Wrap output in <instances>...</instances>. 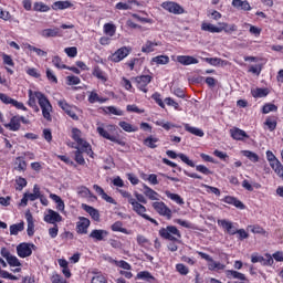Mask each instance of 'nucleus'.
<instances>
[{"label":"nucleus","instance_id":"nucleus-16","mask_svg":"<svg viewBox=\"0 0 283 283\" xmlns=\"http://www.w3.org/2000/svg\"><path fill=\"white\" fill-rule=\"evenodd\" d=\"M167 156L169 158L176 159L177 157L180 158V160H182V163H185L186 165H188V167H196V164L189 159V157H187V155L185 154H176V151L174 150H167L166 151Z\"/></svg>","mask_w":283,"mask_h":283},{"label":"nucleus","instance_id":"nucleus-8","mask_svg":"<svg viewBox=\"0 0 283 283\" xmlns=\"http://www.w3.org/2000/svg\"><path fill=\"white\" fill-rule=\"evenodd\" d=\"M153 209L159 213V216H164L168 220H171V209L166 206L163 201H155L153 202Z\"/></svg>","mask_w":283,"mask_h":283},{"label":"nucleus","instance_id":"nucleus-12","mask_svg":"<svg viewBox=\"0 0 283 283\" xmlns=\"http://www.w3.org/2000/svg\"><path fill=\"white\" fill-rule=\"evenodd\" d=\"M138 90L147 94V85L151 83V75H140L135 78Z\"/></svg>","mask_w":283,"mask_h":283},{"label":"nucleus","instance_id":"nucleus-40","mask_svg":"<svg viewBox=\"0 0 283 283\" xmlns=\"http://www.w3.org/2000/svg\"><path fill=\"white\" fill-rule=\"evenodd\" d=\"M119 127H122V129H124V132H138V126H133L132 124L127 123V122H119Z\"/></svg>","mask_w":283,"mask_h":283},{"label":"nucleus","instance_id":"nucleus-18","mask_svg":"<svg viewBox=\"0 0 283 283\" xmlns=\"http://www.w3.org/2000/svg\"><path fill=\"white\" fill-rule=\"evenodd\" d=\"M40 35H41L43 39H51V38L61 36V29H59V28L43 29V30L40 32Z\"/></svg>","mask_w":283,"mask_h":283},{"label":"nucleus","instance_id":"nucleus-23","mask_svg":"<svg viewBox=\"0 0 283 283\" xmlns=\"http://www.w3.org/2000/svg\"><path fill=\"white\" fill-rule=\"evenodd\" d=\"M74 3H72V1L70 0H64V1H55L52 4V10H67L69 8H73Z\"/></svg>","mask_w":283,"mask_h":283},{"label":"nucleus","instance_id":"nucleus-61","mask_svg":"<svg viewBox=\"0 0 283 283\" xmlns=\"http://www.w3.org/2000/svg\"><path fill=\"white\" fill-rule=\"evenodd\" d=\"M176 269L180 275H187L189 273V268H187L185 264L179 263L176 265Z\"/></svg>","mask_w":283,"mask_h":283},{"label":"nucleus","instance_id":"nucleus-4","mask_svg":"<svg viewBox=\"0 0 283 283\" xmlns=\"http://www.w3.org/2000/svg\"><path fill=\"white\" fill-rule=\"evenodd\" d=\"M159 235L164 240H170V242H180V238H182L180 230H178V228H176L175 226L161 228L159 230Z\"/></svg>","mask_w":283,"mask_h":283},{"label":"nucleus","instance_id":"nucleus-35","mask_svg":"<svg viewBox=\"0 0 283 283\" xmlns=\"http://www.w3.org/2000/svg\"><path fill=\"white\" fill-rule=\"evenodd\" d=\"M186 132H189V134H192L193 136H199V138H202L205 136V132L200 128H196L193 126H190L189 124L184 125Z\"/></svg>","mask_w":283,"mask_h":283},{"label":"nucleus","instance_id":"nucleus-37","mask_svg":"<svg viewBox=\"0 0 283 283\" xmlns=\"http://www.w3.org/2000/svg\"><path fill=\"white\" fill-rule=\"evenodd\" d=\"M25 218L28 222L27 233L28 235H34V220L32 218V213H27Z\"/></svg>","mask_w":283,"mask_h":283},{"label":"nucleus","instance_id":"nucleus-46","mask_svg":"<svg viewBox=\"0 0 283 283\" xmlns=\"http://www.w3.org/2000/svg\"><path fill=\"white\" fill-rule=\"evenodd\" d=\"M106 101H107L106 98L99 97L98 93L92 92L88 96L90 103H105Z\"/></svg>","mask_w":283,"mask_h":283},{"label":"nucleus","instance_id":"nucleus-51","mask_svg":"<svg viewBox=\"0 0 283 283\" xmlns=\"http://www.w3.org/2000/svg\"><path fill=\"white\" fill-rule=\"evenodd\" d=\"M112 231H118L119 233H127V229L123 228V222L116 221L111 227Z\"/></svg>","mask_w":283,"mask_h":283},{"label":"nucleus","instance_id":"nucleus-41","mask_svg":"<svg viewBox=\"0 0 283 283\" xmlns=\"http://www.w3.org/2000/svg\"><path fill=\"white\" fill-rule=\"evenodd\" d=\"M250 231L252 233H258L260 235H264L265 238H269V232H266V230H264V228L260 226H250Z\"/></svg>","mask_w":283,"mask_h":283},{"label":"nucleus","instance_id":"nucleus-50","mask_svg":"<svg viewBox=\"0 0 283 283\" xmlns=\"http://www.w3.org/2000/svg\"><path fill=\"white\" fill-rule=\"evenodd\" d=\"M270 165H271L272 169H274L275 174H282L283 166L280 163V160L274 159V160L270 161Z\"/></svg>","mask_w":283,"mask_h":283},{"label":"nucleus","instance_id":"nucleus-38","mask_svg":"<svg viewBox=\"0 0 283 283\" xmlns=\"http://www.w3.org/2000/svg\"><path fill=\"white\" fill-rule=\"evenodd\" d=\"M93 76L102 81V83H107V76L105 75V72L101 70L99 66H95L93 70Z\"/></svg>","mask_w":283,"mask_h":283},{"label":"nucleus","instance_id":"nucleus-54","mask_svg":"<svg viewBox=\"0 0 283 283\" xmlns=\"http://www.w3.org/2000/svg\"><path fill=\"white\" fill-rule=\"evenodd\" d=\"M52 63L54 66L57 67V70H66L67 65L63 64V61L59 56H54L52 60Z\"/></svg>","mask_w":283,"mask_h":283},{"label":"nucleus","instance_id":"nucleus-62","mask_svg":"<svg viewBox=\"0 0 283 283\" xmlns=\"http://www.w3.org/2000/svg\"><path fill=\"white\" fill-rule=\"evenodd\" d=\"M66 81H67V85H78L81 83V78L74 75L67 76Z\"/></svg>","mask_w":283,"mask_h":283},{"label":"nucleus","instance_id":"nucleus-13","mask_svg":"<svg viewBox=\"0 0 283 283\" xmlns=\"http://www.w3.org/2000/svg\"><path fill=\"white\" fill-rule=\"evenodd\" d=\"M59 107H61V109H63V112H65L67 114V116H70L73 120H78V115H76V112L74 109H76L75 107L70 106V104H67V102L65 101H60L57 102Z\"/></svg>","mask_w":283,"mask_h":283},{"label":"nucleus","instance_id":"nucleus-58","mask_svg":"<svg viewBox=\"0 0 283 283\" xmlns=\"http://www.w3.org/2000/svg\"><path fill=\"white\" fill-rule=\"evenodd\" d=\"M156 125H158V127H163L164 129H166V132H169V129H171V127H176V125L169 123V122H164V120H158L156 122Z\"/></svg>","mask_w":283,"mask_h":283},{"label":"nucleus","instance_id":"nucleus-63","mask_svg":"<svg viewBox=\"0 0 283 283\" xmlns=\"http://www.w3.org/2000/svg\"><path fill=\"white\" fill-rule=\"evenodd\" d=\"M51 282L52 283H67V281L65 279H63V276H61L60 274L57 273H54L52 276H51Z\"/></svg>","mask_w":283,"mask_h":283},{"label":"nucleus","instance_id":"nucleus-22","mask_svg":"<svg viewBox=\"0 0 283 283\" xmlns=\"http://www.w3.org/2000/svg\"><path fill=\"white\" fill-rule=\"evenodd\" d=\"M4 127L11 132H19L21 129V118L19 116L12 117L9 124H4Z\"/></svg>","mask_w":283,"mask_h":283},{"label":"nucleus","instance_id":"nucleus-60","mask_svg":"<svg viewBox=\"0 0 283 283\" xmlns=\"http://www.w3.org/2000/svg\"><path fill=\"white\" fill-rule=\"evenodd\" d=\"M15 164L18 165L15 167V169L18 171H25V167H28V165L25 164V160L21 159V158H17Z\"/></svg>","mask_w":283,"mask_h":283},{"label":"nucleus","instance_id":"nucleus-9","mask_svg":"<svg viewBox=\"0 0 283 283\" xmlns=\"http://www.w3.org/2000/svg\"><path fill=\"white\" fill-rule=\"evenodd\" d=\"M132 52L130 46H122L115 53L112 54L111 60L113 63H120L123 59H126V56H129V53Z\"/></svg>","mask_w":283,"mask_h":283},{"label":"nucleus","instance_id":"nucleus-25","mask_svg":"<svg viewBox=\"0 0 283 283\" xmlns=\"http://www.w3.org/2000/svg\"><path fill=\"white\" fill-rule=\"evenodd\" d=\"M218 25H219V30H221V32H226V34H232V32H238V25L235 24L219 22Z\"/></svg>","mask_w":283,"mask_h":283},{"label":"nucleus","instance_id":"nucleus-43","mask_svg":"<svg viewBox=\"0 0 283 283\" xmlns=\"http://www.w3.org/2000/svg\"><path fill=\"white\" fill-rule=\"evenodd\" d=\"M33 9L35 12H50V7L43 2H35Z\"/></svg>","mask_w":283,"mask_h":283},{"label":"nucleus","instance_id":"nucleus-45","mask_svg":"<svg viewBox=\"0 0 283 283\" xmlns=\"http://www.w3.org/2000/svg\"><path fill=\"white\" fill-rule=\"evenodd\" d=\"M27 50H29L30 52H35L36 56H48V52L36 46H32V44H27Z\"/></svg>","mask_w":283,"mask_h":283},{"label":"nucleus","instance_id":"nucleus-2","mask_svg":"<svg viewBox=\"0 0 283 283\" xmlns=\"http://www.w3.org/2000/svg\"><path fill=\"white\" fill-rule=\"evenodd\" d=\"M118 192L123 198L127 199L128 205H132L133 211L137 213V216H140L142 218H144V220H148V222H151L153 224H156V227H158V221L147 214V208L143 206V203L136 201V198H134V196H132L126 190H118Z\"/></svg>","mask_w":283,"mask_h":283},{"label":"nucleus","instance_id":"nucleus-15","mask_svg":"<svg viewBox=\"0 0 283 283\" xmlns=\"http://www.w3.org/2000/svg\"><path fill=\"white\" fill-rule=\"evenodd\" d=\"M62 220L63 217L52 209H49L48 213L44 216V222H48L49 224H55V222H62Z\"/></svg>","mask_w":283,"mask_h":283},{"label":"nucleus","instance_id":"nucleus-33","mask_svg":"<svg viewBox=\"0 0 283 283\" xmlns=\"http://www.w3.org/2000/svg\"><path fill=\"white\" fill-rule=\"evenodd\" d=\"M206 63H209V65H221V67H224V65H229L228 61H224L220 57H205Z\"/></svg>","mask_w":283,"mask_h":283},{"label":"nucleus","instance_id":"nucleus-10","mask_svg":"<svg viewBox=\"0 0 283 283\" xmlns=\"http://www.w3.org/2000/svg\"><path fill=\"white\" fill-rule=\"evenodd\" d=\"M32 249H36V245L32 243H20L17 247L19 258H30L32 255Z\"/></svg>","mask_w":283,"mask_h":283},{"label":"nucleus","instance_id":"nucleus-59","mask_svg":"<svg viewBox=\"0 0 283 283\" xmlns=\"http://www.w3.org/2000/svg\"><path fill=\"white\" fill-rule=\"evenodd\" d=\"M64 52L71 59H74V56H76V54H78L76 46L66 48V49H64Z\"/></svg>","mask_w":283,"mask_h":283},{"label":"nucleus","instance_id":"nucleus-49","mask_svg":"<svg viewBox=\"0 0 283 283\" xmlns=\"http://www.w3.org/2000/svg\"><path fill=\"white\" fill-rule=\"evenodd\" d=\"M265 127L270 129L271 132H275V128L277 127V122L271 117H268L264 122Z\"/></svg>","mask_w":283,"mask_h":283},{"label":"nucleus","instance_id":"nucleus-34","mask_svg":"<svg viewBox=\"0 0 283 283\" xmlns=\"http://www.w3.org/2000/svg\"><path fill=\"white\" fill-rule=\"evenodd\" d=\"M144 196H146V198H148V200H159L158 192H156L154 189H151L147 185H144Z\"/></svg>","mask_w":283,"mask_h":283},{"label":"nucleus","instance_id":"nucleus-1","mask_svg":"<svg viewBox=\"0 0 283 283\" xmlns=\"http://www.w3.org/2000/svg\"><path fill=\"white\" fill-rule=\"evenodd\" d=\"M36 98L42 109L43 118H45V120H48L49 123H52V104L50 103V99H48V97H45L43 93L32 92V90H30L28 105L30 107H33L35 112H39V106H36Z\"/></svg>","mask_w":283,"mask_h":283},{"label":"nucleus","instance_id":"nucleus-28","mask_svg":"<svg viewBox=\"0 0 283 283\" xmlns=\"http://www.w3.org/2000/svg\"><path fill=\"white\" fill-rule=\"evenodd\" d=\"M232 6L233 8H237V10H244L245 12L251 10V4L247 0H233Z\"/></svg>","mask_w":283,"mask_h":283},{"label":"nucleus","instance_id":"nucleus-32","mask_svg":"<svg viewBox=\"0 0 283 283\" xmlns=\"http://www.w3.org/2000/svg\"><path fill=\"white\" fill-rule=\"evenodd\" d=\"M223 202L227 205H233V207H237V209H244V203H242V201L238 200L235 197L227 196L223 199Z\"/></svg>","mask_w":283,"mask_h":283},{"label":"nucleus","instance_id":"nucleus-44","mask_svg":"<svg viewBox=\"0 0 283 283\" xmlns=\"http://www.w3.org/2000/svg\"><path fill=\"white\" fill-rule=\"evenodd\" d=\"M269 95V91L266 88H256L254 91H252V96H254V98H264V96Z\"/></svg>","mask_w":283,"mask_h":283},{"label":"nucleus","instance_id":"nucleus-39","mask_svg":"<svg viewBox=\"0 0 283 283\" xmlns=\"http://www.w3.org/2000/svg\"><path fill=\"white\" fill-rule=\"evenodd\" d=\"M156 143H158V138L149 136L146 139H144V145L146 147H149L150 149H156V147H158V145H156Z\"/></svg>","mask_w":283,"mask_h":283},{"label":"nucleus","instance_id":"nucleus-3","mask_svg":"<svg viewBox=\"0 0 283 283\" xmlns=\"http://www.w3.org/2000/svg\"><path fill=\"white\" fill-rule=\"evenodd\" d=\"M116 132V126L114 125H107L105 127L98 126L97 127V134L102 136V138H106V140H111L112 143H116L117 145H120L122 147H125V142L122 139H118L116 136H112V133Z\"/></svg>","mask_w":283,"mask_h":283},{"label":"nucleus","instance_id":"nucleus-56","mask_svg":"<svg viewBox=\"0 0 283 283\" xmlns=\"http://www.w3.org/2000/svg\"><path fill=\"white\" fill-rule=\"evenodd\" d=\"M15 182L18 185V191H22L24 187H28V180H25V178L23 177H19L18 179H15Z\"/></svg>","mask_w":283,"mask_h":283},{"label":"nucleus","instance_id":"nucleus-27","mask_svg":"<svg viewBox=\"0 0 283 283\" xmlns=\"http://www.w3.org/2000/svg\"><path fill=\"white\" fill-rule=\"evenodd\" d=\"M226 275L229 280H241L242 282L247 281V276L235 270H227Z\"/></svg>","mask_w":283,"mask_h":283},{"label":"nucleus","instance_id":"nucleus-55","mask_svg":"<svg viewBox=\"0 0 283 283\" xmlns=\"http://www.w3.org/2000/svg\"><path fill=\"white\" fill-rule=\"evenodd\" d=\"M218 224L220 227H222V229H226V231L228 232L230 229H233V223L231 221L228 220H218Z\"/></svg>","mask_w":283,"mask_h":283},{"label":"nucleus","instance_id":"nucleus-47","mask_svg":"<svg viewBox=\"0 0 283 283\" xmlns=\"http://www.w3.org/2000/svg\"><path fill=\"white\" fill-rule=\"evenodd\" d=\"M242 154L243 156H245V158H249V160H251L252 163H258V160H260V157L258 156V154L251 150H243Z\"/></svg>","mask_w":283,"mask_h":283},{"label":"nucleus","instance_id":"nucleus-29","mask_svg":"<svg viewBox=\"0 0 283 283\" xmlns=\"http://www.w3.org/2000/svg\"><path fill=\"white\" fill-rule=\"evenodd\" d=\"M132 6H140L136 0H128L127 2H118L115 8L116 10H132Z\"/></svg>","mask_w":283,"mask_h":283},{"label":"nucleus","instance_id":"nucleus-30","mask_svg":"<svg viewBox=\"0 0 283 283\" xmlns=\"http://www.w3.org/2000/svg\"><path fill=\"white\" fill-rule=\"evenodd\" d=\"M201 30L203 32H211L212 34H219V32H222V29H220V27H216L208 22H202Z\"/></svg>","mask_w":283,"mask_h":283},{"label":"nucleus","instance_id":"nucleus-57","mask_svg":"<svg viewBox=\"0 0 283 283\" xmlns=\"http://www.w3.org/2000/svg\"><path fill=\"white\" fill-rule=\"evenodd\" d=\"M7 262L11 266H21V261H19V259L12 254L7 259Z\"/></svg>","mask_w":283,"mask_h":283},{"label":"nucleus","instance_id":"nucleus-20","mask_svg":"<svg viewBox=\"0 0 283 283\" xmlns=\"http://www.w3.org/2000/svg\"><path fill=\"white\" fill-rule=\"evenodd\" d=\"M177 62L181 65H196L199 63L198 59L191 56V55H178Z\"/></svg>","mask_w":283,"mask_h":283},{"label":"nucleus","instance_id":"nucleus-17","mask_svg":"<svg viewBox=\"0 0 283 283\" xmlns=\"http://www.w3.org/2000/svg\"><path fill=\"white\" fill-rule=\"evenodd\" d=\"M230 136L231 138H233V140H244V138H249V135L247 134V132L238 127H233L230 129Z\"/></svg>","mask_w":283,"mask_h":283},{"label":"nucleus","instance_id":"nucleus-64","mask_svg":"<svg viewBox=\"0 0 283 283\" xmlns=\"http://www.w3.org/2000/svg\"><path fill=\"white\" fill-rule=\"evenodd\" d=\"M91 283H107V279H105L103 274H97L92 277Z\"/></svg>","mask_w":283,"mask_h":283},{"label":"nucleus","instance_id":"nucleus-36","mask_svg":"<svg viewBox=\"0 0 283 283\" xmlns=\"http://www.w3.org/2000/svg\"><path fill=\"white\" fill-rule=\"evenodd\" d=\"M167 65L169 63V56L167 55H158L151 59V64L154 65Z\"/></svg>","mask_w":283,"mask_h":283},{"label":"nucleus","instance_id":"nucleus-11","mask_svg":"<svg viewBox=\"0 0 283 283\" xmlns=\"http://www.w3.org/2000/svg\"><path fill=\"white\" fill-rule=\"evenodd\" d=\"M161 8L171 14H185V9L176 2L166 1L161 3Z\"/></svg>","mask_w":283,"mask_h":283},{"label":"nucleus","instance_id":"nucleus-6","mask_svg":"<svg viewBox=\"0 0 283 283\" xmlns=\"http://www.w3.org/2000/svg\"><path fill=\"white\" fill-rule=\"evenodd\" d=\"M198 255H200V258H202V260H206V262H208V269L209 271H224L226 265L214 261L213 258H211V255L205 253V252H197Z\"/></svg>","mask_w":283,"mask_h":283},{"label":"nucleus","instance_id":"nucleus-48","mask_svg":"<svg viewBox=\"0 0 283 283\" xmlns=\"http://www.w3.org/2000/svg\"><path fill=\"white\" fill-rule=\"evenodd\" d=\"M104 32L108 34V36H114V34H116V25L112 23L104 24Z\"/></svg>","mask_w":283,"mask_h":283},{"label":"nucleus","instance_id":"nucleus-19","mask_svg":"<svg viewBox=\"0 0 283 283\" xmlns=\"http://www.w3.org/2000/svg\"><path fill=\"white\" fill-rule=\"evenodd\" d=\"M93 189H94V191H96V193L98 196H101V198L103 200H105L106 202H109V205H116V200H114V198L109 197V195L105 193V190L103 188H101V186L94 185Z\"/></svg>","mask_w":283,"mask_h":283},{"label":"nucleus","instance_id":"nucleus-5","mask_svg":"<svg viewBox=\"0 0 283 283\" xmlns=\"http://www.w3.org/2000/svg\"><path fill=\"white\" fill-rule=\"evenodd\" d=\"M82 133L78 128L72 129V138L77 143L80 147H82V151L87 154V156H91V158H94V151L92 150V145L87 143L85 139L81 138Z\"/></svg>","mask_w":283,"mask_h":283},{"label":"nucleus","instance_id":"nucleus-24","mask_svg":"<svg viewBox=\"0 0 283 283\" xmlns=\"http://www.w3.org/2000/svg\"><path fill=\"white\" fill-rule=\"evenodd\" d=\"M82 209H84V211H86V213H88L91 218L95 220V222H98L101 220V214L98 213V210H96L94 207L83 203Z\"/></svg>","mask_w":283,"mask_h":283},{"label":"nucleus","instance_id":"nucleus-21","mask_svg":"<svg viewBox=\"0 0 283 283\" xmlns=\"http://www.w3.org/2000/svg\"><path fill=\"white\" fill-rule=\"evenodd\" d=\"M158 45H163V43L151 42L150 40H147L145 44L142 46V52H144V54H150V52H155Z\"/></svg>","mask_w":283,"mask_h":283},{"label":"nucleus","instance_id":"nucleus-52","mask_svg":"<svg viewBox=\"0 0 283 283\" xmlns=\"http://www.w3.org/2000/svg\"><path fill=\"white\" fill-rule=\"evenodd\" d=\"M270 112H277V106H275V104L268 103L262 107L263 114H270Z\"/></svg>","mask_w":283,"mask_h":283},{"label":"nucleus","instance_id":"nucleus-42","mask_svg":"<svg viewBox=\"0 0 283 283\" xmlns=\"http://www.w3.org/2000/svg\"><path fill=\"white\" fill-rule=\"evenodd\" d=\"M24 229V223L20 222L18 224H12L10 226V233L11 235H19V231H23Z\"/></svg>","mask_w":283,"mask_h":283},{"label":"nucleus","instance_id":"nucleus-7","mask_svg":"<svg viewBox=\"0 0 283 283\" xmlns=\"http://www.w3.org/2000/svg\"><path fill=\"white\" fill-rule=\"evenodd\" d=\"M256 262H260L263 266H273V256L269 253L264 254V256L260 254H252L251 255V263L256 264Z\"/></svg>","mask_w":283,"mask_h":283},{"label":"nucleus","instance_id":"nucleus-26","mask_svg":"<svg viewBox=\"0 0 283 283\" xmlns=\"http://www.w3.org/2000/svg\"><path fill=\"white\" fill-rule=\"evenodd\" d=\"M107 235H109V232H107V230H93L90 233V238H92L93 240H97L98 242L105 240Z\"/></svg>","mask_w":283,"mask_h":283},{"label":"nucleus","instance_id":"nucleus-14","mask_svg":"<svg viewBox=\"0 0 283 283\" xmlns=\"http://www.w3.org/2000/svg\"><path fill=\"white\" fill-rule=\"evenodd\" d=\"M90 219L85 217H80L78 221L76 222V231L77 233H81L82 235L87 234V229H90Z\"/></svg>","mask_w":283,"mask_h":283},{"label":"nucleus","instance_id":"nucleus-53","mask_svg":"<svg viewBox=\"0 0 283 283\" xmlns=\"http://www.w3.org/2000/svg\"><path fill=\"white\" fill-rule=\"evenodd\" d=\"M77 151H75V161L78 165H83L85 163V158H83V148L76 147Z\"/></svg>","mask_w":283,"mask_h":283},{"label":"nucleus","instance_id":"nucleus-31","mask_svg":"<svg viewBox=\"0 0 283 283\" xmlns=\"http://www.w3.org/2000/svg\"><path fill=\"white\" fill-rule=\"evenodd\" d=\"M165 196L169 198V200H172V202H176V205H180V206L185 205V199H182V197H180V195L178 193H174L169 190H166Z\"/></svg>","mask_w":283,"mask_h":283}]
</instances>
